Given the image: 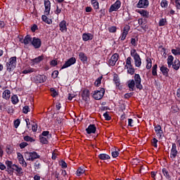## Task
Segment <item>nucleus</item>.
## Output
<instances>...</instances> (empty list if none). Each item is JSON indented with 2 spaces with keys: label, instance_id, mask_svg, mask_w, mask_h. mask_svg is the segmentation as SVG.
I'll use <instances>...</instances> for the list:
<instances>
[{
  "label": "nucleus",
  "instance_id": "f257e3e1",
  "mask_svg": "<svg viewBox=\"0 0 180 180\" xmlns=\"http://www.w3.org/2000/svg\"><path fill=\"white\" fill-rule=\"evenodd\" d=\"M17 58H18L16 56H13L8 59V62L6 63V67L7 68L6 70L8 72H12V71H13V70H15V68H16Z\"/></svg>",
  "mask_w": 180,
  "mask_h": 180
},
{
  "label": "nucleus",
  "instance_id": "f03ea898",
  "mask_svg": "<svg viewBox=\"0 0 180 180\" xmlns=\"http://www.w3.org/2000/svg\"><path fill=\"white\" fill-rule=\"evenodd\" d=\"M24 157L25 160H27V161H34V160H37V158H40V155H39L36 151L25 152L24 153Z\"/></svg>",
  "mask_w": 180,
  "mask_h": 180
},
{
  "label": "nucleus",
  "instance_id": "7ed1b4c3",
  "mask_svg": "<svg viewBox=\"0 0 180 180\" xmlns=\"http://www.w3.org/2000/svg\"><path fill=\"white\" fill-rule=\"evenodd\" d=\"M103 95H105V89L100 88L99 90L94 91L92 96L96 101H101L103 98Z\"/></svg>",
  "mask_w": 180,
  "mask_h": 180
},
{
  "label": "nucleus",
  "instance_id": "20e7f679",
  "mask_svg": "<svg viewBox=\"0 0 180 180\" xmlns=\"http://www.w3.org/2000/svg\"><path fill=\"white\" fill-rule=\"evenodd\" d=\"M47 79V77L44 75H38L34 77H32V82H34V84H43L44 82H46Z\"/></svg>",
  "mask_w": 180,
  "mask_h": 180
},
{
  "label": "nucleus",
  "instance_id": "39448f33",
  "mask_svg": "<svg viewBox=\"0 0 180 180\" xmlns=\"http://www.w3.org/2000/svg\"><path fill=\"white\" fill-rule=\"evenodd\" d=\"M134 81L136 83V89H139V91H141V89H143V84H141V77H140L139 74L134 75Z\"/></svg>",
  "mask_w": 180,
  "mask_h": 180
},
{
  "label": "nucleus",
  "instance_id": "423d86ee",
  "mask_svg": "<svg viewBox=\"0 0 180 180\" xmlns=\"http://www.w3.org/2000/svg\"><path fill=\"white\" fill-rule=\"evenodd\" d=\"M119 60V53H114L108 60L110 67H115Z\"/></svg>",
  "mask_w": 180,
  "mask_h": 180
},
{
  "label": "nucleus",
  "instance_id": "0eeeda50",
  "mask_svg": "<svg viewBox=\"0 0 180 180\" xmlns=\"http://www.w3.org/2000/svg\"><path fill=\"white\" fill-rule=\"evenodd\" d=\"M122 6V1L117 0L112 5L110 6L108 12H116Z\"/></svg>",
  "mask_w": 180,
  "mask_h": 180
},
{
  "label": "nucleus",
  "instance_id": "6e6552de",
  "mask_svg": "<svg viewBox=\"0 0 180 180\" xmlns=\"http://www.w3.org/2000/svg\"><path fill=\"white\" fill-rule=\"evenodd\" d=\"M75 63H77V59L75 57H72L65 63V64L62 66L61 70L68 68V67H71V65H74Z\"/></svg>",
  "mask_w": 180,
  "mask_h": 180
},
{
  "label": "nucleus",
  "instance_id": "1a4fd4ad",
  "mask_svg": "<svg viewBox=\"0 0 180 180\" xmlns=\"http://www.w3.org/2000/svg\"><path fill=\"white\" fill-rule=\"evenodd\" d=\"M31 44L35 49H40V47H41V39L36 37H34L32 38Z\"/></svg>",
  "mask_w": 180,
  "mask_h": 180
},
{
  "label": "nucleus",
  "instance_id": "9d476101",
  "mask_svg": "<svg viewBox=\"0 0 180 180\" xmlns=\"http://www.w3.org/2000/svg\"><path fill=\"white\" fill-rule=\"evenodd\" d=\"M150 5V1L148 0H139L136 4V8L147 9Z\"/></svg>",
  "mask_w": 180,
  "mask_h": 180
},
{
  "label": "nucleus",
  "instance_id": "9b49d317",
  "mask_svg": "<svg viewBox=\"0 0 180 180\" xmlns=\"http://www.w3.org/2000/svg\"><path fill=\"white\" fill-rule=\"evenodd\" d=\"M82 99L84 101V102H88L89 101V97L91 96V91L88 89H84L82 91Z\"/></svg>",
  "mask_w": 180,
  "mask_h": 180
},
{
  "label": "nucleus",
  "instance_id": "f8f14e48",
  "mask_svg": "<svg viewBox=\"0 0 180 180\" xmlns=\"http://www.w3.org/2000/svg\"><path fill=\"white\" fill-rule=\"evenodd\" d=\"M154 129L158 137H159V139H162L164 137V131H162V128L161 127V125L157 124L154 127Z\"/></svg>",
  "mask_w": 180,
  "mask_h": 180
},
{
  "label": "nucleus",
  "instance_id": "ddd939ff",
  "mask_svg": "<svg viewBox=\"0 0 180 180\" xmlns=\"http://www.w3.org/2000/svg\"><path fill=\"white\" fill-rule=\"evenodd\" d=\"M176 155H178V150H176V143H172L170 152V158H172V160H174L176 158Z\"/></svg>",
  "mask_w": 180,
  "mask_h": 180
},
{
  "label": "nucleus",
  "instance_id": "4468645a",
  "mask_svg": "<svg viewBox=\"0 0 180 180\" xmlns=\"http://www.w3.org/2000/svg\"><path fill=\"white\" fill-rule=\"evenodd\" d=\"M44 15H50V11H51V3L49 0H44Z\"/></svg>",
  "mask_w": 180,
  "mask_h": 180
},
{
  "label": "nucleus",
  "instance_id": "2eb2a0df",
  "mask_svg": "<svg viewBox=\"0 0 180 180\" xmlns=\"http://www.w3.org/2000/svg\"><path fill=\"white\" fill-rule=\"evenodd\" d=\"M11 171H12V175H13V172H17V175H23V169L18 166V165H13V168H11Z\"/></svg>",
  "mask_w": 180,
  "mask_h": 180
},
{
  "label": "nucleus",
  "instance_id": "dca6fc26",
  "mask_svg": "<svg viewBox=\"0 0 180 180\" xmlns=\"http://www.w3.org/2000/svg\"><path fill=\"white\" fill-rule=\"evenodd\" d=\"M17 157H18V160L19 161V164H20V165H22V167H24L25 168H26L27 167V163L25 160V158H23V155H22V153H18Z\"/></svg>",
  "mask_w": 180,
  "mask_h": 180
},
{
  "label": "nucleus",
  "instance_id": "f3484780",
  "mask_svg": "<svg viewBox=\"0 0 180 180\" xmlns=\"http://www.w3.org/2000/svg\"><path fill=\"white\" fill-rule=\"evenodd\" d=\"M5 164L7 167V169L6 170L8 174H9V175H12V168L13 167V165H15V164H13V162L11 161V160H6L5 162Z\"/></svg>",
  "mask_w": 180,
  "mask_h": 180
},
{
  "label": "nucleus",
  "instance_id": "a211bd4d",
  "mask_svg": "<svg viewBox=\"0 0 180 180\" xmlns=\"http://www.w3.org/2000/svg\"><path fill=\"white\" fill-rule=\"evenodd\" d=\"M86 131L87 134H94V133L96 132V127L95 126V124H90L86 129Z\"/></svg>",
  "mask_w": 180,
  "mask_h": 180
},
{
  "label": "nucleus",
  "instance_id": "6ab92c4d",
  "mask_svg": "<svg viewBox=\"0 0 180 180\" xmlns=\"http://www.w3.org/2000/svg\"><path fill=\"white\" fill-rule=\"evenodd\" d=\"M83 41H89V40H94V34L91 33H84L82 34Z\"/></svg>",
  "mask_w": 180,
  "mask_h": 180
},
{
  "label": "nucleus",
  "instance_id": "aec40b11",
  "mask_svg": "<svg viewBox=\"0 0 180 180\" xmlns=\"http://www.w3.org/2000/svg\"><path fill=\"white\" fill-rule=\"evenodd\" d=\"M127 86L129 88V91H136V82H134V79H129L127 82Z\"/></svg>",
  "mask_w": 180,
  "mask_h": 180
},
{
  "label": "nucleus",
  "instance_id": "412c9836",
  "mask_svg": "<svg viewBox=\"0 0 180 180\" xmlns=\"http://www.w3.org/2000/svg\"><path fill=\"white\" fill-rule=\"evenodd\" d=\"M59 27H60V30L62 32H67V21L65 20H62L60 23H59Z\"/></svg>",
  "mask_w": 180,
  "mask_h": 180
},
{
  "label": "nucleus",
  "instance_id": "4be33fe9",
  "mask_svg": "<svg viewBox=\"0 0 180 180\" xmlns=\"http://www.w3.org/2000/svg\"><path fill=\"white\" fill-rule=\"evenodd\" d=\"M137 13H140L143 18H150V12L147 10H136Z\"/></svg>",
  "mask_w": 180,
  "mask_h": 180
},
{
  "label": "nucleus",
  "instance_id": "5701e85b",
  "mask_svg": "<svg viewBox=\"0 0 180 180\" xmlns=\"http://www.w3.org/2000/svg\"><path fill=\"white\" fill-rule=\"evenodd\" d=\"M111 154L112 158H116L119 157V155L120 154V149L117 148H114L111 150Z\"/></svg>",
  "mask_w": 180,
  "mask_h": 180
},
{
  "label": "nucleus",
  "instance_id": "b1692460",
  "mask_svg": "<svg viewBox=\"0 0 180 180\" xmlns=\"http://www.w3.org/2000/svg\"><path fill=\"white\" fill-rule=\"evenodd\" d=\"M172 66L174 70L178 71V70H179L180 68V61L179 60V59L176 58L172 63Z\"/></svg>",
  "mask_w": 180,
  "mask_h": 180
},
{
  "label": "nucleus",
  "instance_id": "393cba45",
  "mask_svg": "<svg viewBox=\"0 0 180 180\" xmlns=\"http://www.w3.org/2000/svg\"><path fill=\"white\" fill-rule=\"evenodd\" d=\"M32 41L33 38H32V36H30V34H27L24 38L23 44H25V46H27L29 43L32 44Z\"/></svg>",
  "mask_w": 180,
  "mask_h": 180
},
{
  "label": "nucleus",
  "instance_id": "a878e982",
  "mask_svg": "<svg viewBox=\"0 0 180 180\" xmlns=\"http://www.w3.org/2000/svg\"><path fill=\"white\" fill-rule=\"evenodd\" d=\"M134 60L135 63V67H141V58H140V55L135 56V58H134Z\"/></svg>",
  "mask_w": 180,
  "mask_h": 180
},
{
  "label": "nucleus",
  "instance_id": "bb28decb",
  "mask_svg": "<svg viewBox=\"0 0 180 180\" xmlns=\"http://www.w3.org/2000/svg\"><path fill=\"white\" fill-rule=\"evenodd\" d=\"M160 71L164 77H168V73L169 72V69H168V68L162 65L160 67Z\"/></svg>",
  "mask_w": 180,
  "mask_h": 180
},
{
  "label": "nucleus",
  "instance_id": "cd10ccee",
  "mask_svg": "<svg viewBox=\"0 0 180 180\" xmlns=\"http://www.w3.org/2000/svg\"><path fill=\"white\" fill-rule=\"evenodd\" d=\"M41 20H42V22H44L47 25H52L53 24V20L49 19L46 14L43 15L41 16Z\"/></svg>",
  "mask_w": 180,
  "mask_h": 180
},
{
  "label": "nucleus",
  "instance_id": "c85d7f7f",
  "mask_svg": "<svg viewBox=\"0 0 180 180\" xmlns=\"http://www.w3.org/2000/svg\"><path fill=\"white\" fill-rule=\"evenodd\" d=\"M79 58L82 63H86V61H88V57L85 53H84V52H80L79 53Z\"/></svg>",
  "mask_w": 180,
  "mask_h": 180
},
{
  "label": "nucleus",
  "instance_id": "c756f323",
  "mask_svg": "<svg viewBox=\"0 0 180 180\" xmlns=\"http://www.w3.org/2000/svg\"><path fill=\"white\" fill-rule=\"evenodd\" d=\"M113 82H115L117 87L120 86V78H119V75L114 74Z\"/></svg>",
  "mask_w": 180,
  "mask_h": 180
},
{
  "label": "nucleus",
  "instance_id": "7c9ffc66",
  "mask_svg": "<svg viewBox=\"0 0 180 180\" xmlns=\"http://www.w3.org/2000/svg\"><path fill=\"white\" fill-rule=\"evenodd\" d=\"M3 98L6 99V101H8L9 98H11V90L6 89L2 94Z\"/></svg>",
  "mask_w": 180,
  "mask_h": 180
},
{
  "label": "nucleus",
  "instance_id": "2f4dec72",
  "mask_svg": "<svg viewBox=\"0 0 180 180\" xmlns=\"http://www.w3.org/2000/svg\"><path fill=\"white\" fill-rule=\"evenodd\" d=\"M44 60V56H38L32 60H31L32 63L34 64H39L41 61H43Z\"/></svg>",
  "mask_w": 180,
  "mask_h": 180
},
{
  "label": "nucleus",
  "instance_id": "473e14b6",
  "mask_svg": "<svg viewBox=\"0 0 180 180\" xmlns=\"http://www.w3.org/2000/svg\"><path fill=\"white\" fill-rule=\"evenodd\" d=\"M32 72H36V69L32 68H27L22 72V74H32Z\"/></svg>",
  "mask_w": 180,
  "mask_h": 180
},
{
  "label": "nucleus",
  "instance_id": "72a5a7b5",
  "mask_svg": "<svg viewBox=\"0 0 180 180\" xmlns=\"http://www.w3.org/2000/svg\"><path fill=\"white\" fill-rule=\"evenodd\" d=\"M91 4L96 11L99 9V1L98 0H91Z\"/></svg>",
  "mask_w": 180,
  "mask_h": 180
},
{
  "label": "nucleus",
  "instance_id": "f704fd0d",
  "mask_svg": "<svg viewBox=\"0 0 180 180\" xmlns=\"http://www.w3.org/2000/svg\"><path fill=\"white\" fill-rule=\"evenodd\" d=\"M162 171L164 176H165V178L168 180H171V175H169V172H168V169H167V168H163Z\"/></svg>",
  "mask_w": 180,
  "mask_h": 180
},
{
  "label": "nucleus",
  "instance_id": "c9c22d12",
  "mask_svg": "<svg viewBox=\"0 0 180 180\" xmlns=\"http://www.w3.org/2000/svg\"><path fill=\"white\" fill-rule=\"evenodd\" d=\"M158 68V65L155 64L152 68V75L153 77H158V73H157V69Z\"/></svg>",
  "mask_w": 180,
  "mask_h": 180
},
{
  "label": "nucleus",
  "instance_id": "e433bc0d",
  "mask_svg": "<svg viewBox=\"0 0 180 180\" xmlns=\"http://www.w3.org/2000/svg\"><path fill=\"white\" fill-rule=\"evenodd\" d=\"M173 63H174V57L172 56V55H169L167 57V65L169 68H171V66L172 65Z\"/></svg>",
  "mask_w": 180,
  "mask_h": 180
},
{
  "label": "nucleus",
  "instance_id": "4c0bfd02",
  "mask_svg": "<svg viewBox=\"0 0 180 180\" xmlns=\"http://www.w3.org/2000/svg\"><path fill=\"white\" fill-rule=\"evenodd\" d=\"M98 158L100 160H110V156L105 153H101L98 155Z\"/></svg>",
  "mask_w": 180,
  "mask_h": 180
},
{
  "label": "nucleus",
  "instance_id": "58836bf2",
  "mask_svg": "<svg viewBox=\"0 0 180 180\" xmlns=\"http://www.w3.org/2000/svg\"><path fill=\"white\" fill-rule=\"evenodd\" d=\"M11 102L13 105H16L18 103H19V98H18L17 95H13L11 97Z\"/></svg>",
  "mask_w": 180,
  "mask_h": 180
},
{
  "label": "nucleus",
  "instance_id": "ea45409f",
  "mask_svg": "<svg viewBox=\"0 0 180 180\" xmlns=\"http://www.w3.org/2000/svg\"><path fill=\"white\" fill-rule=\"evenodd\" d=\"M146 63H147L146 69L151 70V68L153 67V60H151V58H147Z\"/></svg>",
  "mask_w": 180,
  "mask_h": 180
},
{
  "label": "nucleus",
  "instance_id": "a19ab883",
  "mask_svg": "<svg viewBox=\"0 0 180 180\" xmlns=\"http://www.w3.org/2000/svg\"><path fill=\"white\" fill-rule=\"evenodd\" d=\"M129 32H130V25H125L123 30H122V33H124V34H129Z\"/></svg>",
  "mask_w": 180,
  "mask_h": 180
},
{
  "label": "nucleus",
  "instance_id": "79ce46f5",
  "mask_svg": "<svg viewBox=\"0 0 180 180\" xmlns=\"http://www.w3.org/2000/svg\"><path fill=\"white\" fill-rule=\"evenodd\" d=\"M131 57H128L127 58V60H126V65L125 67L127 68V69H129V67H132V64H131Z\"/></svg>",
  "mask_w": 180,
  "mask_h": 180
},
{
  "label": "nucleus",
  "instance_id": "37998d69",
  "mask_svg": "<svg viewBox=\"0 0 180 180\" xmlns=\"http://www.w3.org/2000/svg\"><path fill=\"white\" fill-rule=\"evenodd\" d=\"M6 153L8 155H11L12 153H13V148L11 146V145H8L6 148Z\"/></svg>",
  "mask_w": 180,
  "mask_h": 180
},
{
  "label": "nucleus",
  "instance_id": "c03bdc74",
  "mask_svg": "<svg viewBox=\"0 0 180 180\" xmlns=\"http://www.w3.org/2000/svg\"><path fill=\"white\" fill-rule=\"evenodd\" d=\"M160 6H161V8H163L164 9L168 8V1L167 0H162L160 2Z\"/></svg>",
  "mask_w": 180,
  "mask_h": 180
},
{
  "label": "nucleus",
  "instance_id": "a18cd8bd",
  "mask_svg": "<svg viewBox=\"0 0 180 180\" xmlns=\"http://www.w3.org/2000/svg\"><path fill=\"white\" fill-rule=\"evenodd\" d=\"M34 168L35 171H37V169H40V168H41V163H40V161L37 160L34 162Z\"/></svg>",
  "mask_w": 180,
  "mask_h": 180
},
{
  "label": "nucleus",
  "instance_id": "49530a36",
  "mask_svg": "<svg viewBox=\"0 0 180 180\" xmlns=\"http://www.w3.org/2000/svg\"><path fill=\"white\" fill-rule=\"evenodd\" d=\"M39 140L40 143H41L42 144H49V141L47 140V138L41 136V135L39 136Z\"/></svg>",
  "mask_w": 180,
  "mask_h": 180
},
{
  "label": "nucleus",
  "instance_id": "de8ad7c7",
  "mask_svg": "<svg viewBox=\"0 0 180 180\" xmlns=\"http://www.w3.org/2000/svg\"><path fill=\"white\" fill-rule=\"evenodd\" d=\"M23 139H24L25 141H27L30 143H33L34 141H36V140L34 139H33L32 137H30L27 135L24 136Z\"/></svg>",
  "mask_w": 180,
  "mask_h": 180
},
{
  "label": "nucleus",
  "instance_id": "09e8293b",
  "mask_svg": "<svg viewBox=\"0 0 180 180\" xmlns=\"http://www.w3.org/2000/svg\"><path fill=\"white\" fill-rule=\"evenodd\" d=\"M85 173V170H84V168L82 167H79L78 169L77 170V176H81L82 174Z\"/></svg>",
  "mask_w": 180,
  "mask_h": 180
},
{
  "label": "nucleus",
  "instance_id": "8fccbe9b",
  "mask_svg": "<svg viewBox=\"0 0 180 180\" xmlns=\"http://www.w3.org/2000/svg\"><path fill=\"white\" fill-rule=\"evenodd\" d=\"M102 78H103V77L101 76L96 79V80L94 82V85L96 86H99V85H101L102 82Z\"/></svg>",
  "mask_w": 180,
  "mask_h": 180
},
{
  "label": "nucleus",
  "instance_id": "3c124183",
  "mask_svg": "<svg viewBox=\"0 0 180 180\" xmlns=\"http://www.w3.org/2000/svg\"><path fill=\"white\" fill-rule=\"evenodd\" d=\"M127 70L128 74H130V75H134V72H136V70H134V68L132 67H129Z\"/></svg>",
  "mask_w": 180,
  "mask_h": 180
},
{
  "label": "nucleus",
  "instance_id": "603ef678",
  "mask_svg": "<svg viewBox=\"0 0 180 180\" xmlns=\"http://www.w3.org/2000/svg\"><path fill=\"white\" fill-rule=\"evenodd\" d=\"M165 25H167V18L160 19L159 21V26L162 27V26H165Z\"/></svg>",
  "mask_w": 180,
  "mask_h": 180
},
{
  "label": "nucleus",
  "instance_id": "864d4df0",
  "mask_svg": "<svg viewBox=\"0 0 180 180\" xmlns=\"http://www.w3.org/2000/svg\"><path fill=\"white\" fill-rule=\"evenodd\" d=\"M158 139L153 138V140L151 141V144L153 147H155V148H157V147H158Z\"/></svg>",
  "mask_w": 180,
  "mask_h": 180
},
{
  "label": "nucleus",
  "instance_id": "5fc2aeb1",
  "mask_svg": "<svg viewBox=\"0 0 180 180\" xmlns=\"http://www.w3.org/2000/svg\"><path fill=\"white\" fill-rule=\"evenodd\" d=\"M30 112V108H29V105H25L22 108V113H25V115H27Z\"/></svg>",
  "mask_w": 180,
  "mask_h": 180
},
{
  "label": "nucleus",
  "instance_id": "6e6d98bb",
  "mask_svg": "<svg viewBox=\"0 0 180 180\" xmlns=\"http://www.w3.org/2000/svg\"><path fill=\"white\" fill-rule=\"evenodd\" d=\"M103 117H104L105 120H107L108 122H109V120H112V117H110L108 112H105L103 114Z\"/></svg>",
  "mask_w": 180,
  "mask_h": 180
},
{
  "label": "nucleus",
  "instance_id": "4d7b16f0",
  "mask_svg": "<svg viewBox=\"0 0 180 180\" xmlns=\"http://www.w3.org/2000/svg\"><path fill=\"white\" fill-rule=\"evenodd\" d=\"M110 33H116L117 32V27L116 26H111L108 28Z\"/></svg>",
  "mask_w": 180,
  "mask_h": 180
},
{
  "label": "nucleus",
  "instance_id": "13d9d810",
  "mask_svg": "<svg viewBox=\"0 0 180 180\" xmlns=\"http://www.w3.org/2000/svg\"><path fill=\"white\" fill-rule=\"evenodd\" d=\"M137 41H139V39L131 38V44L134 46V47H137Z\"/></svg>",
  "mask_w": 180,
  "mask_h": 180
},
{
  "label": "nucleus",
  "instance_id": "bf43d9fd",
  "mask_svg": "<svg viewBox=\"0 0 180 180\" xmlns=\"http://www.w3.org/2000/svg\"><path fill=\"white\" fill-rule=\"evenodd\" d=\"M50 91L51 92V96H53V98H56V96L58 95V93H57V91H56L54 88H51Z\"/></svg>",
  "mask_w": 180,
  "mask_h": 180
},
{
  "label": "nucleus",
  "instance_id": "052dcab7",
  "mask_svg": "<svg viewBox=\"0 0 180 180\" xmlns=\"http://www.w3.org/2000/svg\"><path fill=\"white\" fill-rule=\"evenodd\" d=\"M130 54L133 57V58H134L135 57H137L139 56V53H137L136 49L131 50Z\"/></svg>",
  "mask_w": 180,
  "mask_h": 180
},
{
  "label": "nucleus",
  "instance_id": "680f3d73",
  "mask_svg": "<svg viewBox=\"0 0 180 180\" xmlns=\"http://www.w3.org/2000/svg\"><path fill=\"white\" fill-rule=\"evenodd\" d=\"M59 165L61 167V168H63V169H65L68 167L67 165V162H65V161H64V160H61L59 162Z\"/></svg>",
  "mask_w": 180,
  "mask_h": 180
},
{
  "label": "nucleus",
  "instance_id": "e2e57ef3",
  "mask_svg": "<svg viewBox=\"0 0 180 180\" xmlns=\"http://www.w3.org/2000/svg\"><path fill=\"white\" fill-rule=\"evenodd\" d=\"M133 95H134V92L127 93L124 95V99H129Z\"/></svg>",
  "mask_w": 180,
  "mask_h": 180
},
{
  "label": "nucleus",
  "instance_id": "0e129e2a",
  "mask_svg": "<svg viewBox=\"0 0 180 180\" xmlns=\"http://www.w3.org/2000/svg\"><path fill=\"white\" fill-rule=\"evenodd\" d=\"M172 53L174 56H180V49H172Z\"/></svg>",
  "mask_w": 180,
  "mask_h": 180
},
{
  "label": "nucleus",
  "instance_id": "69168bd1",
  "mask_svg": "<svg viewBox=\"0 0 180 180\" xmlns=\"http://www.w3.org/2000/svg\"><path fill=\"white\" fill-rule=\"evenodd\" d=\"M175 7L177 11H180V0H174Z\"/></svg>",
  "mask_w": 180,
  "mask_h": 180
},
{
  "label": "nucleus",
  "instance_id": "338daca9",
  "mask_svg": "<svg viewBox=\"0 0 180 180\" xmlns=\"http://www.w3.org/2000/svg\"><path fill=\"white\" fill-rule=\"evenodd\" d=\"M58 70H55L52 72L51 77L52 78H53V79H56V78H57V77H58Z\"/></svg>",
  "mask_w": 180,
  "mask_h": 180
},
{
  "label": "nucleus",
  "instance_id": "774afa93",
  "mask_svg": "<svg viewBox=\"0 0 180 180\" xmlns=\"http://www.w3.org/2000/svg\"><path fill=\"white\" fill-rule=\"evenodd\" d=\"M0 110H6V103H0Z\"/></svg>",
  "mask_w": 180,
  "mask_h": 180
}]
</instances>
